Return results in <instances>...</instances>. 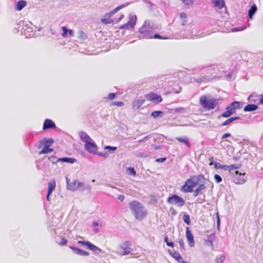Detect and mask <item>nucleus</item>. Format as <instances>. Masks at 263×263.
Wrapping results in <instances>:
<instances>
[{
    "label": "nucleus",
    "instance_id": "f257e3e1",
    "mask_svg": "<svg viewBox=\"0 0 263 263\" xmlns=\"http://www.w3.org/2000/svg\"><path fill=\"white\" fill-rule=\"evenodd\" d=\"M129 206L133 214L137 219L142 220L145 218L147 213L141 203L137 201H132L129 203Z\"/></svg>",
    "mask_w": 263,
    "mask_h": 263
},
{
    "label": "nucleus",
    "instance_id": "f03ea898",
    "mask_svg": "<svg viewBox=\"0 0 263 263\" xmlns=\"http://www.w3.org/2000/svg\"><path fill=\"white\" fill-rule=\"evenodd\" d=\"M199 102L203 108L210 110L214 109L218 105L219 101L209 96L204 95L200 98Z\"/></svg>",
    "mask_w": 263,
    "mask_h": 263
},
{
    "label": "nucleus",
    "instance_id": "7ed1b4c3",
    "mask_svg": "<svg viewBox=\"0 0 263 263\" xmlns=\"http://www.w3.org/2000/svg\"><path fill=\"white\" fill-rule=\"evenodd\" d=\"M154 27L153 24L146 21L139 29L140 38L152 39Z\"/></svg>",
    "mask_w": 263,
    "mask_h": 263
},
{
    "label": "nucleus",
    "instance_id": "20e7f679",
    "mask_svg": "<svg viewBox=\"0 0 263 263\" xmlns=\"http://www.w3.org/2000/svg\"><path fill=\"white\" fill-rule=\"evenodd\" d=\"M241 107V105L239 102L234 101L226 108V111L221 114V117L228 118L235 114L237 109H240Z\"/></svg>",
    "mask_w": 263,
    "mask_h": 263
},
{
    "label": "nucleus",
    "instance_id": "39448f33",
    "mask_svg": "<svg viewBox=\"0 0 263 263\" xmlns=\"http://www.w3.org/2000/svg\"><path fill=\"white\" fill-rule=\"evenodd\" d=\"M167 202L170 204L175 205L179 207H181L185 204L184 200L176 194L169 196L167 199Z\"/></svg>",
    "mask_w": 263,
    "mask_h": 263
},
{
    "label": "nucleus",
    "instance_id": "423d86ee",
    "mask_svg": "<svg viewBox=\"0 0 263 263\" xmlns=\"http://www.w3.org/2000/svg\"><path fill=\"white\" fill-rule=\"evenodd\" d=\"M132 251L130 242L126 241L120 246L118 253L122 256H124L129 254Z\"/></svg>",
    "mask_w": 263,
    "mask_h": 263
},
{
    "label": "nucleus",
    "instance_id": "0eeeda50",
    "mask_svg": "<svg viewBox=\"0 0 263 263\" xmlns=\"http://www.w3.org/2000/svg\"><path fill=\"white\" fill-rule=\"evenodd\" d=\"M137 21V16L135 15H129V20L127 23L119 27L120 29H130L134 28Z\"/></svg>",
    "mask_w": 263,
    "mask_h": 263
},
{
    "label": "nucleus",
    "instance_id": "6e6552de",
    "mask_svg": "<svg viewBox=\"0 0 263 263\" xmlns=\"http://www.w3.org/2000/svg\"><path fill=\"white\" fill-rule=\"evenodd\" d=\"M78 243L86 246L87 249L92 250L96 254H99L102 252V250L101 249L91 243L89 241H79Z\"/></svg>",
    "mask_w": 263,
    "mask_h": 263
},
{
    "label": "nucleus",
    "instance_id": "1a4fd4ad",
    "mask_svg": "<svg viewBox=\"0 0 263 263\" xmlns=\"http://www.w3.org/2000/svg\"><path fill=\"white\" fill-rule=\"evenodd\" d=\"M21 33L25 35L26 38L32 37L34 33L33 28L29 24H26L21 29Z\"/></svg>",
    "mask_w": 263,
    "mask_h": 263
},
{
    "label": "nucleus",
    "instance_id": "9d476101",
    "mask_svg": "<svg viewBox=\"0 0 263 263\" xmlns=\"http://www.w3.org/2000/svg\"><path fill=\"white\" fill-rule=\"evenodd\" d=\"M84 148L87 152L92 154H96L98 150V146L92 139L85 144Z\"/></svg>",
    "mask_w": 263,
    "mask_h": 263
},
{
    "label": "nucleus",
    "instance_id": "9b49d317",
    "mask_svg": "<svg viewBox=\"0 0 263 263\" xmlns=\"http://www.w3.org/2000/svg\"><path fill=\"white\" fill-rule=\"evenodd\" d=\"M196 182L191 179H188L183 186L182 189L184 192L189 193L193 191V189L196 186Z\"/></svg>",
    "mask_w": 263,
    "mask_h": 263
},
{
    "label": "nucleus",
    "instance_id": "f8f14e48",
    "mask_svg": "<svg viewBox=\"0 0 263 263\" xmlns=\"http://www.w3.org/2000/svg\"><path fill=\"white\" fill-rule=\"evenodd\" d=\"M234 182L236 184H241L246 181V178L245 177V173L241 174L238 171H235Z\"/></svg>",
    "mask_w": 263,
    "mask_h": 263
},
{
    "label": "nucleus",
    "instance_id": "ddd939ff",
    "mask_svg": "<svg viewBox=\"0 0 263 263\" xmlns=\"http://www.w3.org/2000/svg\"><path fill=\"white\" fill-rule=\"evenodd\" d=\"M145 97L147 100L152 102H156L157 103H159L162 101L161 96L155 93L147 94Z\"/></svg>",
    "mask_w": 263,
    "mask_h": 263
},
{
    "label": "nucleus",
    "instance_id": "4468645a",
    "mask_svg": "<svg viewBox=\"0 0 263 263\" xmlns=\"http://www.w3.org/2000/svg\"><path fill=\"white\" fill-rule=\"evenodd\" d=\"M80 185H83V183L77 180H74L71 183L67 182V188L71 191H76L80 187Z\"/></svg>",
    "mask_w": 263,
    "mask_h": 263
},
{
    "label": "nucleus",
    "instance_id": "2eb2a0df",
    "mask_svg": "<svg viewBox=\"0 0 263 263\" xmlns=\"http://www.w3.org/2000/svg\"><path fill=\"white\" fill-rule=\"evenodd\" d=\"M186 237L189 242V245L192 247L194 246V237L189 227L186 228Z\"/></svg>",
    "mask_w": 263,
    "mask_h": 263
},
{
    "label": "nucleus",
    "instance_id": "dca6fc26",
    "mask_svg": "<svg viewBox=\"0 0 263 263\" xmlns=\"http://www.w3.org/2000/svg\"><path fill=\"white\" fill-rule=\"evenodd\" d=\"M55 127L56 125L53 121L50 119H47L44 121L43 129L45 130L48 129L54 128Z\"/></svg>",
    "mask_w": 263,
    "mask_h": 263
},
{
    "label": "nucleus",
    "instance_id": "f3484780",
    "mask_svg": "<svg viewBox=\"0 0 263 263\" xmlns=\"http://www.w3.org/2000/svg\"><path fill=\"white\" fill-rule=\"evenodd\" d=\"M129 3H127L126 4H123V5H121L118 7H117V8H116L115 9H114L113 10L111 11L110 12L107 13V14H105V16L107 18H110V17L114 14H115L117 12H118L119 10H120L121 9L123 8V7L127 6Z\"/></svg>",
    "mask_w": 263,
    "mask_h": 263
},
{
    "label": "nucleus",
    "instance_id": "a211bd4d",
    "mask_svg": "<svg viewBox=\"0 0 263 263\" xmlns=\"http://www.w3.org/2000/svg\"><path fill=\"white\" fill-rule=\"evenodd\" d=\"M70 249L73 251V252L78 255H79L80 256H88L89 253L83 250H81L80 249L73 247H70Z\"/></svg>",
    "mask_w": 263,
    "mask_h": 263
},
{
    "label": "nucleus",
    "instance_id": "6ab92c4d",
    "mask_svg": "<svg viewBox=\"0 0 263 263\" xmlns=\"http://www.w3.org/2000/svg\"><path fill=\"white\" fill-rule=\"evenodd\" d=\"M257 10V7L256 5L255 4H253L248 10V16L250 19L252 20L253 18V15L256 12Z\"/></svg>",
    "mask_w": 263,
    "mask_h": 263
},
{
    "label": "nucleus",
    "instance_id": "aec40b11",
    "mask_svg": "<svg viewBox=\"0 0 263 263\" xmlns=\"http://www.w3.org/2000/svg\"><path fill=\"white\" fill-rule=\"evenodd\" d=\"M80 138L82 141L85 143L87 142L92 141V139L89 137V136L85 132H82L80 133Z\"/></svg>",
    "mask_w": 263,
    "mask_h": 263
},
{
    "label": "nucleus",
    "instance_id": "412c9836",
    "mask_svg": "<svg viewBox=\"0 0 263 263\" xmlns=\"http://www.w3.org/2000/svg\"><path fill=\"white\" fill-rule=\"evenodd\" d=\"M57 161L72 164L76 161V159L73 158L63 157L58 158Z\"/></svg>",
    "mask_w": 263,
    "mask_h": 263
},
{
    "label": "nucleus",
    "instance_id": "4be33fe9",
    "mask_svg": "<svg viewBox=\"0 0 263 263\" xmlns=\"http://www.w3.org/2000/svg\"><path fill=\"white\" fill-rule=\"evenodd\" d=\"M214 6L218 9H221L225 6L224 0H212Z\"/></svg>",
    "mask_w": 263,
    "mask_h": 263
},
{
    "label": "nucleus",
    "instance_id": "5701e85b",
    "mask_svg": "<svg viewBox=\"0 0 263 263\" xmlns=\"http://www.w3.org/2000/svg\"><path fill=\"white\" fill-rule=\"evenodd\" d=\"M40 142L41 144L43 145L44 146L50 147L53 143L54 140L51 138H45Z\"/></svg>",
    "mask_w": 263,
    "mask_h": 263
},
{
    "label": "nucleus",
    "instance_id": "b1692460",
    "mask_svg": "<svg viewBox=\"0 0 263 263\" xmlns=\"http://www.w3.org/2000/svg\"><path fill=\"white\" fill-rule=\"evenodd\" d=\"M258 108V106L256 104H249L247 105L244 107V111H253L256 110H257Z\"/></svg>",
    "mask_w": 263,
    "mask_h": 263
},
{
    "label": "nucleus",
    "instance_id": "393cba45",
    "mask_svg": "<svg viewBox=\"0 0 263 263\" xmlns=\"http://www.w3.org/2000/svg\"><path fill=\"white\" fill-rule=\"evenodd\" d=\"M55 187V181L54 180H51L48 184V193L50 195Z\"/></svg>",
    "mask_w": 263,
    "mask_h": 263
},
{
    "label": "nucleus",
    "instance_id": "a878e982",
    "mask_svg": "<svg viewBox=\"0 0 263 263\" xmlns=\"http://www.w3.org/2000/svg\"><path fill=\"white\" fill-rule=\"evenodd\" d=\"M27 3L25 1L21 0L19 1L16 4L15 9L17 11L22 10L26 5Z\"/></svg>",
    "mask_w": 263,
    "mask_h": 263
},
{
    "label": "nucleus",
    "instance_id": "bb28decb",
    "mask_svg": "<svg viewBox=\"0 0 263 263\" xmlns=\"http://www.w3.org/2000/svg\"><path fill=\"white\" fill-rule=\"evenodd\" d=\"M176 139L177 141H179L180 142L185 144L187 147H190V144L189 143L187 137H177Z\"/></svg>",
    "mask_w": 263,
    "mask_h": 263
},
{
    "label": "nucleus",
    "instance_id": "cd10ccee",
    "mask_svg": "<svg viewBox=\"0 0 263 263\" xmlns=\"http://www.w3.org/2000/svg\"><path fill=\"white\" fill-rule=\"evenodd\" d=\"M240 117H233L226 120L224 122L222 123V126H226L233 122L236 120L240 119Z\"/></svg>",
    "mask_w": 263,
    "mask_h": 263
},
{
    "label": "nucleus",
    "instance_id": "c85d7f7f",
    "mask_svg": "<svg viewBox=\"0 0 263 263\" xmlns=\"http://www.w3.org/2000/svg\"><path fill=\"white\" fill-rule=\"evenodd\" d=\"M205 188V186L204 184H200L198 186V187L195 191L194 196L195 197L198 196L200 194V192L202 190H204Z\"/></svg>",
    "mask_w": 263,
    "mask_h": 263
},
{
    "label": "nucleus",
    "instance_id": "c756f323",
    "mask_svg": "<svg viewBox=\"0 0 263 263\" xmlns=\"http://www.w3.org/2000/svg\"><path fill=\"white\" fill-rule=\"evenodd\" d=\"M171 255L178 262H182L183 258L178 252L175 251Z\"/></svg>",
    "mask_w": 263,
    "mask_h": 263
},
{
    "label": "nucleus",
    "instance_id": "7c9ffc66",
    "mask_svg": "<svg viewBox=\"0 0 263 263\" xmlns=\"http://www.w3.org/2000/svg\"><path fill=\"white\" fill-rule=\"evenodd\" d=\"M144 101L143 100H137L135 101L133 104L134 108H139L144 103Z\"/></svg>",
    "mask_w": 263,
    "mask_h": 263
},
{
    "label": "nucleus",
    "instance_id": "2f4dec72",
    "mask_svg": "<svg viewBox=\"0 0 263 263\" xmlns=\"http://www.w3.org/2000/svg\"><path fill=\"white\" fill-rule=\"evenodd\" d=\"M53 151V149L49 147L44 146L43 149L39 152V155L47 154Z\"/></svg>",
    "mask_w": 263,
    "mask_h": 263
},
{
    "label": "nucleus",
    "instance_id": "473e14b6",
    "mask_svg": "<svg viewBox=\"0 0 263 263\" xmlns=\"http://www.w3.org/2000/svg\"><path fill=\"white\" fill-rule=\"evenodd\" d=\"M163 115V112L162 111L157 110L153 111L151 116L153 117L154 118H157L159 117H162Z\"/></svg>",
    "mask_w": 263,
    "mask_h": 263
},
{
    "label": "nucleus",
    "instance_id": "72a5a7b5",
    "mask_svg": "<svg viewBox=\"0 0 263 263\" xmlns=\"http://www.w3.org/2000/svg\"><path fill=\"white\" fill-rule=\"evenodd\" d=\"M80 188L81 191H87L89 193L91 192V188L89 185H86L83 183V185H80Z\"/></svg>",
    "mask_w": 263,
    "mask_h": 263
},
{
    "label": "nucleus",
    "instance_id": "f704fd0d",
    "mask_svg": "<svg viewBox=\"0 0 263 263\" xmlns=\"http://www.w3.org/2000/svg\"><path fill=\"white\" fill-rule=\"evenodd\" d=\"M226 257L224 255H220L216 257L215 259L216 263H223Z\"/></svg>",
    "mask_w": 263,
    "mask_h": 263
},
{
    "label": "nucleus",
    "instance_id": "c9c22d12",
    "mask_svg": "<svg viewBox=\"0 0 263 263\" xmlns=\"http://www.w3.org/2000/svg\"><path fill=\"white\" fill-rule=\"evenodd\" d=\"M183 220L184 222L187 225H190L191 223L190 217L188 214H184L183 216Z\"/></svg>",
    "mask_w": 263,
    "mask_h": 263
},
{
    "label": "nucleus",
    "instance_id": "e433bc0d",
    "mask_svg": "<svg viewBox=\"0 0 263 263\" xmlns=\"http://www.w3.org/2000/svg\"><path fill=\"white\" fill-rule=\"evenodd\" d=\"M101 22L105 24H110L113 22V20L109 18H107L105 16L103 18L101 19Z\"/></svg>",
    "mask_w": 263,
    "mask_h": 263
},
{
    "label": "nucleus",
    "instance_id": "4c0bfd02",
    "mask_svg": "<svg viewBox=\"0 0 263 263\" xmlns=\"http://www.w3.org/2000/svg\"><path fill=\"white\" fill-rule=\"evenodd\" d=\"M127 171L128 174L135 176L136 175V172L133 167H128L127 169Z\"/></svg>",
    "mask_w": 263,
    "mask_h": 263
},
{
    "label": "nucleus",
    "instance_id": "58836bf2",
    "mask_svg": "<svg viewBox=\"0 0 263 263\" xmlns=\"http://www.w3.org/2000/svg\"><path fill=\"white\" fill-rule=\"evenodd\" d=\"M99 226V223L97 221H93L92 223V227L93 228V231L95 233L99 232V229L97 228Z\"/></svg>",
    "mask_w": 263,
    "mask_h": 263
},
{
    "label": "nucleus",
    "instance_id": "ea45409f",
    "mask_svg": "<svg viewBox=\"0 0 263 263\" xmlns=\"http://www.w3.org/2000/svg\"><path fill=\"white\" fill-rule=\"evenodd\" d=\"M164 241L166 243L167 246L171 247H174V242H169L168 241V237H167V236H166L165 237V238H164Z\"/></svg>",
    "mask_w": 263,
    "mask_h": 263
},
{
    "label": "nucleus",
    "instance_id": "a19ab883",
    "mask_svg": "<svg viewBox=\"0 0 263 263\" xmlns=\"http://www.w3.org/2000/svg\"><path fill=\"white\" fill-rule=\"evenodd\" d=\"M240 164H232L230 165V171L231 170H235L239 169L240 167Z\"/></svg>",
    "mask_w": 263,
    "mask_h": 263
},
{
    "label": "nucleus",
    "instance_id": "79ce46f5",
    "mask_svg": "<svg viewBox=\"0 0 263 263\" xmlns=\"http://www.w3.org/2000/svg\"><path fill=\"white\" fill-rule=\"evenodd\" d=\"M62 29L63 30L62 36L63 37H66L67 34V33L68 32V30L65 26H63L62 27Z\"/></svg>",
    "mask_w": 263,
    "mask_h": 263
},
{
    "label": "nucleus",
    "instance_id": "37998d69",
    "mask_svg": "<svg viewBox=\"0 0 263 263\" xmlns=\"http://www.w3.org/2000/svg\"><path fill=\"white\" fill-rule=\"evenodd\" d=\"M152 38L156 39H168L166 37H162L159 34H155L154 35L153 34Z\"/></svg>",
    "mask_w": 263,
    "mask_h": 263
},
{
    "label": "nucleus",
    "instance_id": "c03bdc74",
    "mask_svg": "<svg viewBox=\"0 0 263 263\" xmlns=\"http://www.w3.org/2000/svg\"><path fill=\"white\" fill-rule=\"evenodd\" d=\"M214 179L217 183H220L222 181V178L219 175L216 174L214 175Z\"/></svg>",
    "mask_w": 263,
    "mask_h": 263
},
{
    "label": "nucleus",
    "instance_id": "a18cd8bd",
    "mask_svg": "<svg viewBox=\"0 0 263 263\" xmlns=\"http://www.w3.org/2000/svg\"><path fill=\"white\" fill-rule=\"evenodd\" d=\"M49 160L52 162L53 163L55 164L58 162H59L60 161H57L58 158H57L55 157L52 156L49 158Z\"/></svg>",
    "mask_w": 263,
    "mask_h": 263
},
{
    "label": "nucleus",
    "instance_id": "49530a36",
    "mask_svg": "<svg viewBox=\"0 0 263 263\" xmlns=\"http://www.w3.org/2000/svg\"><path fill=\"white\" fill-rule=\"evenodd\" d=\"M246 28V27H237V28H234L232 29V31L233 32H237L239 31H242L245 30Z\"/></svg>",
    "mask_w": 263,
    "mask_h": 263
},
{
    "label": "nucleus",
    "instance_id": "de8ad7c7",
    "mask_svg": "<svg viewBox=\"0 0 263 263\" xmlns=\"http://www.w3.org/2000/svg\"><path fill=\"white\" fill-rule=\"evenodd\" d=\"M67 241L66 239L62 238L61 241H60L58 243L60 246H64L67 243Z\"/></svg>",
    "mask_w": 263,
    "mask_h": 263
},
{
    "label": "nucleus",
    "instance_id": "09e8293b",
    "mask_svg": "<svg viewBox=\"0 0 263 263\" xmlns=\"http://www.w3.org/2000/svg\"><path fill=\"white\" fill-rule=\"evenodd\" d=\"M204 243L205 245H206L208 246H210L211 247H213V241L211 239L205 240Z\"/></svg>",
    "mask_w": 263,
    "mask_h": 263
},
{
    "label": "nucleus",
    "instance_id": "8fccbe9b",
    "mask_svg": "<svg viewBox=\"0 0 263 263\" xmlns=\"http://www.w3.org/2000/svg\"><path fill=\"white\" fill-rule=\"evenodd\" d=\"M183 3L185 5H190L192 4V1L191 0H182Z\"/></svg>",
    "mask_w": 263,
    "mask_h": 263
},
{
    "label": "nucleus",
    "instance_id": "3c124183",
    "mask_svg": "<svg viewBox=\"0 0 263 263\" xmlns=\"http://www.w3.org/2000/svg\"><path fill=\"white\" fill-rule=\"evenodd\" d=\"M105 149H109L112 151H115L117 149V147L115 146H106L105 147Z\"/></svg>",
    "mask_w": 263,
    "mask_h": 263
},
{
    "label": "nucleus",
    "instance_id": "603ef678",
    "mask_svg": "<svg viewBox=\"0 0 263 263\" xmlns=\"http://www.w3.org/2000/svg\"><path fill=\"white\" fill-rule=\"evenodd\" d=\"M170 211L172 215H176L177 213L176 210L173 207L170 208Z\"/></svg>",
    "mask_w": 263,
    "mask_h": 263
},
{
    "label": "nucleus",
    "instance_id": "864d4df0",
    "mask_svg": "<svg viewBox=\"0 0 263 263\" xmlns=\"http://www.w3.org/2000/svg\"><path fill=\"white\" fill-rule=\"evenodd\" d=\"M149 138V136H146L145 137H144L143 139L138 140V142L139 143H142V142H144V141H146V140H148Z\"/></svg>",
    "mask_w": 263,
    "mask_h": 263
},
{
    "label": "nucleus",
    "instance_id": "5fc2aeb1",
    "mask_svg": "<svg viewBox=\"0 0 263 263\" xmlns=\"http://www.w3.org/2000/svg\"><path fill=\"white\" fill-rule=\"evenodd\" d=\"M166 158L162 157V158H159L156 160V161L157 162H163L166 160Z\"/></svg>",
    "mask_w": 263,
    "mask_h": 263
},
{
    "label": "nucleus",
    "instance_id": "6e6d98bb",
    "mask_svg": "<svg viewBox=\"0 0 263 263\" xmlns=\"http://www.w3.org/2000/svg\"><path fill=\"white\" fill-rule=\"evenodd\" d=\"M231 136V135L230 133H226L223 134L221 137L222 139H224L227 138H229Z\"/></svg>",
    "mask_w": 263,
    "mask_h": 263
},
{
    "label": "nucleus",
    "instance_id": "4d7b16f0",
    "mask_svg": "<svg viewBox=\"0 0 263 263\" xmlns=\"http://www.w3.org/2000/svg\"><path fill=\"white\" fill-rule=\"evenodd\" d=\"M115 96H116L115 93H110L109 94L108 98L109 100H112L115 97Z\"/></svg>",
    "mask_w": 263,
    "mask_h": 263
},
{
    "label": "nucleus",
    "instance_id": "13d9d810",
    "mask_svg": "<svg viewBox=\"0 0 263 263\" xmlns=\"http://www.w3.org/2000/svg\"><path fill=\"white\" fill-rule=\"evenodd\" d=\"M214 166H215V167L216 168H219V169H221V168H222V165H221V164H220V163H217V162H216V163H215L214 164Z\"/></svg>",
    "mask_w": 263,
    "mask_h": 263
},
{
    "label": "nucleus",
    "instance_id": "bf43d9fd",
    "mask_svg": "<svg viewBox=\"0 0 263 263\" xmlns=\"http://www.w3.org/2000/svg\"><path fill=\"white\" fill-rule=\"evenodd\" d=\"M114 105H116L118 106H122L124 105V103L122 102L119 101V102H116L114 103Z\"/></svg>",
    "mask_w": 263,
    "mask_h": 263
},
{
    "label": "nucleus",
    "instance_id": "052dcab7",
    "mask_svg": "<svg viewBox=\"0 0 263 263\" xmlns=\"http://www.w3.org/2000/svg\"><path fill=\"white\" fill-rule=\"evenodd\" d=\"M184 110V108H183V107L177 108L175 109L176 112H181Z\"/></svg>",
    "mask_w": 263,
    "mask_h": 263
},
{
    "label": "nucleus",
    "instance_id": "680f3d73",
    "mask_svg": "<svg viewBox=\"0 0 263 263\" xmlns=\"http://www.w3.org/2000/svg\"><path fill=\"white\" fill-rule=\"evenodd\" d=\"M179 244L180 247L181 248L184 249V242H183V240L182 239H180L179 240Z\"/></svg>",
    "mask_w": 263,
    "mask_h": 263
},
{
    "label": "nucleus",
    "instance_id": "e2e57ef3",
    "mask_svg": "<svg viewBox=\"0 0 263 263\" xmlns=\"http://www.w3.org/2000/svg\"><path fill=\"white\" fill-rule=\"evenodd\" d=\"M224 170H229L230 171V165H222V168Z\"/></svg>",
    "mask_w": 263,
    "mask_h": 263
},
{
    "label": "nucleus",
    "instance_id": "0e129e2a",
    "mask_svg": "<svg viewBox=\"0 0 263 263\" xmlns=\"http://www.w3.org/2000/svg\"><path fill=\"white\" fill-rule=\"evenodd\" d=\"M96 154H97L99 156L103 157H106L107 156V154L106 153H97Z\"/></svg>",
    "mask_w": 263,
    "mask_h": 263
},
{
    "label": "nucleus",
    "instance_id": "69168bd1",
    "mask_svg": "<svg viewBox=\"0 0 263 263\" xmlns=\"http://www.w3.org/2000/svg\"><path fill=\"white\" fill-rule=\"evenodd\" d=\"M118 199L121 201H123L124 199V196L123 195H119L118 197Z\"/></svg>",
    "mask_w": 263,
    "mask_h": 263
},
{
    "label": "nucleus",
    "instance_id": "338daca9",
    "mask_svg": "<svg viewBox=\"0 0 263 263\" xmlns=\"http://www.w3.org/2000/svg\"><path fill=\"white\" fill-rule=\"evenodd\" d=\"M204 78H198L197 79H194V81L197 82V83H200L201 82H203L204 81Z\"/></svg>",
    "mask_w": 263,
    "mask_h": 263
},
{
    "label": "nucleus",
    "instance_id": "774afa93",
    "mask_svg": "<svg viewBox=\"0 0 263 263\" xmlns=\"http://www.w3.org/2000/svg\"><path fill=\"white\" fill-rule=\"evenodd\" d=\"M259 103L261 104L262 105H263V94L262 95H261L260 96V101H259Z\"/></svg>",
    "mask_w": 263,
    "mask_h": 263
}]
</instances>
